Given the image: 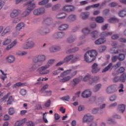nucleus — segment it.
<instances>
[{
  "label": "nucleus",
  "instance_id": "nucleus-1",
  "mask_svg": "<svg viewBox=\"0 0 126 126\" xmlns=\"http://www.w3.org/2000/svg\"><path fill=\"white\" fill-rule=\"evenodd\" d=\"M33 62L34 63V64H33L31 68H29L30 71H34L35 69L41 65L39 64V63H43L44 61H46V56L45 55H38L36 56L32 60Z\"/></svg>",
  "mask_w": 126,
  "mask_h": 126
},
{
  "label": "nucleus",
  "instance_id": "nucleus-2",
  "mask_svg": "<svg viewBox=\"0 0 126 126\" xmlns=\"http://www.w3.org/2000/svg\"><path fill=\"white\" fill-rule=\"evenodd\" d=\"M96 56H97V52L96 50L88 51L84 55V59L86 63H90L96 59Z\"/></svg>",
  "mask_w": 126,
  "mask_h": 126
},
{
  "label": "nucleus",
  "instance_id": "nucleus-3",
  "mask_svg": "<svg viewBox=\"0 0 126 126\" xmlns=\"http://www.w3.org/2000/svg\"><path fill=\"white\" fill-rule=\"evenodd\" d=\"M32 0H29L27 2L26 5H28L27 9L23 13V15L24 17L25 16H27V15H29L30 14V12L36 7V4L34 2H32Z\"/></svg>",
  "mask_w": 126,
  "mask_h": 126
},
{
  "label": "nucleus",
  "instance_id": "nucleus-4",
  "mask_svg": "<svg viewBox=\"0 0 126 126\" xmlns=\"http://www.w3.org/2000/svg\"><path fill=\"white\" fill-rule=\"evenodd\" d=\"M93 121H94V116L90 113H88L84 115L83 118V123L87 124L91 123V122H93Z\"/></svg>",
  "mask_w": 126,
  "mask_h": 126
},
{
  "label": "nucleus",
  "instance_id": "nucleus-5",
  "mask_svg": "<svg viewBox=\"0 0 126 126\" xmlns=\"http://www.w3.org/2000/svg\"><path fill=\"white\" fill-rule=\"evenodd\" d=\"M34 45H35V44L34 42H33V39L30 38L27 41V43L23 45V48L25 49H30V48H33Z\"/></svg>",
  "mask_w": 126,
  "mask_h": 126
},
{
  "label": "nucleus",
  "instance_id": "nucleus-6",
  "mask_svg": "<svg viewBox=\"0 0 126 126\" xmlns=\"http://www.w3.org/2000/svg\"><path fill=\"white\" fill-rule=\"evenodd\" d=\"M119 49L120 50H117L116 52L115 51V48H113L110 49V52L111 54H119V53H126V50L124 49V45L123 44L122 46H119Z\"/></svg>",
  "mask_w": 126,
  "mask_h": 126
},
{
  "label": "nucleus",
  "instance_id": "nucleus-7",
  "mask_svg": "<svg viewBox=\"0 0 126 126\" xmlns=\"http://www.w3.org/2000/svg\"><path fill=\"white\" fill-rule=\"evenodd\" d=\"M33 14L34 15H41V14H43L44 13H45V8H38L37 9H35L33 10Z\"/></svg>",
  "mask_w": 126,
  "mask_h": 126
},
{
  "label": "nucleus",
  "instance_id": "nucleus-8",
  "mask_svg": "<svg viewBox=\"0 0 126 126\" xmlns=\"http://www.w3.org/2000/svg\"><path fill=\"white\" fill-rule=\"evenodd\" d=\"M74 62H76L77 60H78V58L77 57H74L73 55H70L66 56L63 60L64 63H68L70 61Z\"/></svg>",
  "mask_w": 126,
  "mask_h": 126
},
{
  "label": "nucleus",
  "instance_id": "nucleus-9",
  "mask_svg": "<svg viewBox=\"0 0 126 126\" xmlns=\"http://www.w3.org/2000/svg\"><path fill=\"white\" fill-rule=\"evenodd\" d=\"M48 65H45L44 66H42L38 68L37 71H38L40 74H46L48 73Z\"/></svg>",
  "mask_w": 126,
  "mask_h": 126
},
{
  "label": "nucleus",
  "instance_id": "nucleus-10",
  "mask_svg": "<svg viewBox=\"0 0 126 126\" xmlns=\"http://www.w3.org/2000/svg\"><path fill=\"white\" fill-rule=\"evenodd\" d=\"M99 79H100V77L98 76H95L94 77L91 76L89 83L91 85H94V84H96V83H98V82H99Z\"/></svg>",
  "mask_w": 126,
  "mask_h": 126
},
{
  "label": "nucleus",
  "instance_id": "nucleus-11",
  "mask_svg": "<svg viewBox=\"0 0 126 126\" xmlns=\"http://www.w3.org/2000/svg\"><path fill=\"white\" fill-rule=\"evenodd\" d=\"M92 95V92L90 90H86L82 93L83 98H89Z\"/></svg>",
  "mask_w": 126,
  "mask_h": 126
},
{
  "label": "nucleus",
  "instance_id": "nucleus-12",
  "mask_svg": "<svg viewBox=\"0 0 126 126\" xmlns=\"http://www.w3.org/2000/svg\"><path fill=\"white\" fill-rule=\"evenodd\" d=\"M63 10L66 12H71L74 10V6L70 5H66L63 7Z\"/></svg>",
  "mask_w": 126,
  "mask_h": 126
},
{
  "label": "nucleus",
  "instance_id": "nucleus-13",
  "mask_svg": "<svg viewBox=\"0 0 126 126\" xmlns=\"http://www.w3.org/2000/svg\"><path fill=\"white\" fill-rule=\"evenodd\" d=\"M116 88H117V86L116 85H111L107 88L106 92L108 94L114 93V92H115Z\"/></svg>",
  "mask_w": 126,
  "mask_h": 126
},
{
  "label": "nucleus",
  "instance_id": "nucleus-14",
  "mask_svg": "<svg viewBox=\"0 0 126 126\" xmlns=\"http://www.w3.org/2000/svg\"><path fill=\"white\" fill-rule=\"evenodd\" d=\"M92 72L93 73H97L100 71V68L98 67V64L94 63L92 66Z\"/></svg>",
  "mask_w": 126,
  "mask_h": 126
},
{
  "label": "nucleus",
  "instance_id": "nucleus-15",
  "mask_svg": "<svg viewBox=\"0 0 126 126\" xmlns=\"http://www.w3.org/2000/svg\"><path fill=\"white\" fill-rule=\"evenodd\" d=\"M79 82H80V79L78 78H76L72 80L70 82V85L72 87H74L75 86H76Z\"/></svg>",
  "mask_w": 126,
  "mask_h": 126
},
{
  "label": "nucleus",
  "instance_id": "nucleus-16",
  "mask_svg": "<svg viewBox=\"0 0 126 126\" xmlns=\"http://www.w3.org/2000/svg\"><path fill=\"white\" fill-rule=\"evenodd\" d=\"M19 14H20V10L15 9L10 13V17L11 18H15V17H16Z\"/></svg>",
  "mask_w": 126,
  "mask_h": 126
},
{
  "label": "nucleus",
  "instance_id": "nucleus-17",
  "mask_svg": "<svg viewBox=\"0 0 126 126\" xmlns=\"http://www.w3.org/2000/svg\"><path fill=\"white\" fill-rule=\"evenodd\" d=\"M27 122V119L26 118H24L22 120L18 121L15 123V126H20L24 125Z\"/></svg>",
  "mask_w": 126,
  "mask_h": 126
},
{
  "label": "nucleus",
  "instance_id": "nucleus-18",
  "mask_svg": "<svg viewBox=\"0 0 126 126\" xmlns=\"http://www.w3.org/2000/svg\"><path fill=\"white\" fill-rule=\"evenodd\" d=\"M59 50H61V46H51L49 48V51L51 53H55V52L59 51Z\"/></svg>",
  "mask_w": 126,
  "mask_h": 126
},
{
  "label": "nucleus",
  "instance_id": "nucleus-19",
  "mask_svg": "<svg viewBox=\"0 0 126 126\" xmlns=\"http://www.w3.org/2000/svg\"><path fill=\"white\" fill-rule=\"evenodd\" d=\"M71 79V77H70V76H67L63 78H60L59 79V81L60 82H61L62 83H64L65 82H67V81H69Z\"/></svg>",
  "mask_w": 126,
  "mask_h": 126
},
{
  "label": "nucleus",
  "instance_id": "nucleus-20",
  "mask_svg": "<svg viewBox=\"0 0 126 126\" xmlns=\"http://www.w3.org/2000/svg\"><path fill=\"white\" fill-rule=\"evenodd\" d=\"M106 41H107L106 38H100L95 41V45H102V44H104Z\"/></svg>",
  "mask_w": 126,
  "mask_h": 126
},
{
  "label": "nucleus",
  "instance_id": "nucleus-21",
  "mask_svg": "<svg viewBox=\"0 0 126 126\" xmlns=\"http://www.w3.org/2000/svg\"><path fill=\"white\" fill-rule=\"evenodd\" d=\"M6 61L9 63H12L15 61V57L12 55H9L6 58Z\"/></svg>",
  "mask_w": 126,
  "mask_h": 126
},
{
  "label": "nucleus",
  "instance_id": "nucleus-22",
  "mask_svg": "<svg viewBox=\"0 0 126 126\" xmlns=\"http://www.w3.org/2000/svg\"><path fill=\"white\" fill-rule=\"evenodd\" d=\"M65 17H66V14L64 12L59 13L56 15L57 19H63Z\"/></svg>",
  "mask_w": 126,
  "mask_h": 126
},
{
  "label": "nucleus",
  "instance_id": "nucleus-23",
  "mask_svg": "<svg viewBox=\"0 0 126 126\" xmlns=\"http://www.w3.org/2000/svg\"><path fill=\"white\" fill-rule=\"evenodd\" d=\"M91 36L93 40H94L96 38H98V36H99V32L97 31H94L91 33Z\"/></svg>",
  "mask_w": 126,
  "mask_h": 126
},
{
  "label": "nucleus",
  "instance_id": "nucleus-24",
  "mask_svg": "<svg viewBox=\"0 0 126 126\" xmlns=\"http://www.w3.org/2000/svg\"><path fill=\"white\" fill-rule=\"evenodd\" d=\"M92 20H95L97 23H103L104 22V18L102 17H97L96 18H93Z\"/></svg>",
  "mask_w": 126,
  "mask_h": 126
},
{
  "label": "nucleus",
  "instance_id": "nucleus-25",
  "mask_svg": "<svg viewBox=\"0 0 126 126\" xmlns=\"http://www.w3.org/2000/svg\"><path fill=\"white\" fill-rule=\"evenodd\" d=\"M89 14L90 13L88 12H83L81 13L80 16L82 19L85 20L86 19H87L88 17H89Z\"/></svg>",
  "mask_w": 126,
  "mask_h": 126
},
{
  "label": "nucleus",
  "instance_id": "nucleus-26",
  "mask_svg": "<svg viewBox=\"0 0 126 126\" xmlns=\"http://www.w3.org/2000/svg\"><path fill=\"white\" fill-rule=\"evenodd\" d=\"M64 32H60L58 33H56L54 34V37L55 38H63L64 37Z\"/></svg>",
  "mask_w": 126,
  "mask_h": 126
},
{
  "label": "nucleus",
  "instance_id": "nucleus-27",
  "mask_svg": "<svg viewBox=\"0 0 126 126\" xmlns=\"http://www.w3.org/2000/svg\"><path fill=\"white\" fill-rule=\"evenodd\" d=\"M16 44H17V40H15L14 41H13L12 43H11L10 45L7 46V47L6 48V50L7 51L10 50V49H11V48H12L13 47H14V46H15Z\"/></svg>",
  "mask_w": 126,
  "mask_h": 126
},
{
  "label": "nucleus",
  "instance_id": "nucleus-28",
  "mask_svg": "<svg viewBox=\"0 0 126 126\" xmlns=\"http://www.w3.org/2000/svg\"><path fill=\"white\" fill-rule=\"evenodd\" d=\"M101 87H102V84H97L94 87L93 89L94 92H98V91H99V90L101 89Z\"/></svg>",
  "mask_w": 126,
  "mask_h": 126
},
{
  "label": "nucleus",
  "instance_id": "nucleus-29",
  "mask_svg": "<svg viewBox=\"0 0 126 126\" xmlns=\"http://www.w3.org/2000/svg\"><path fill=\"white\" fill-rule=\"evenodd\" d=\"M76 18H77V17L75 15L72 14L68 17L67 20L69 21H75V20H76Z\"/></svg>",
  "mask_w": 126,
  "mask_h": 126
},
{
  "label": "nucleus",
  "instance_id": "nucleus-30",
  "mask_svg": "<svg viewBox=\"0 0 126 126\" xmlns=\"http://www.w3.org/2000/svg\"><path fill=\"white\" fill-rule=\"evenodd\" d=\"M90 32H91V30H90V29H89L88 28H85L82 30V32L85 36H87V35H88Z\"/></svg>",
  "mask_w": 126,
  "mask_h": 126
},
{
  "label": "nucleus",
  "instance_id": "nucleus-31",
  "mask_svg": "<svg viewBox=\"0 0 126 126\" xmlns=\"http://www.w3.org/2000/svg\"><path fill=\"white\" fill-rule=\"evenodd\" d=\"M113 34L112 32H105L100 34V37H107V36H111Z\"/></svg>",
  "mask_w": 126,
  "mask_h": 126
},
{
  "label": "nucleus",
  "instance_id": "nucleus-32",
  "mask_svg": "<svg viewBox=\"0 0 126 126\" xmlns=\"http://www.w3.org/2000/svg\"><path fill=\"white\" fill-rule=\"evenodd\" d=\"M71 72V69L67 70L66 71H64L63 73H62L60 75L61 77H63V76H66L68 74H70Z\"/></svg>",
  "mask_w": 126,
  "mask_h": 126
},
{
  "label": "nucleus",
  "instance_id": "nucleus-33",
  "mask_svg": "<svg viewBox=\"0 0 126 126\" xmlns=\"http://www.w3.org/2000/svg\"><path fill=\"white\" fill-rule=\"evenodd\" d=\"M75 40H76V37L74 36H72L67 39V43H73V42H74Z\"/></svg>",
  "mask_w": 126,
  "mask_h": 126
},
{
  "label": "nucleus",
  "instance_id": "nucleus-34",
  "mask_svg": "<svg viewBox=\"0 0 126 126\" xmlns=\"http://www.w3.org/2000/svg\"><path fill=\"white\" fill-rule=\"evenodd\" d=\"M106 122L108 124H109L110 125H116L117 122H116L113 118H108L106 120Z\"/></svg>",
  "mask_w": 126,
  "mask_h": 126
},
{
  "label": "nucleus",
  "instance_id": "nucleus-35",
  "mask_svg": "<svg viewBox=\"0 0 126 126\" xmlns=\"http://www.w3.org/2000/svg\"><path fill=\"white\" fill-rule=\"evenodd\" d=\"M64 69L63 68L59 67L58 68L57 70H55L53 72V74L55 75H57V74H59V73H61L62 71H63Z\"/></svg>",
  "mask_w": 126,
  "mask_h": 126
},
{
  "label": "nucleus",
  "instance_id": "nucleus-36",
  "mask_svg": "<svg viewBox=\"0 0 126 126\" xmlns=\"http://www.w3.org/2000/svg\"><path fill=\"white\" fill-rule=\"evenodd\" d=\"M25 26V25L23 23H20L19 24H18L16 27V30H18V31L21 30L23 27Z\"/></svg>",
  "mask_w": 126,
  "mask_h": 126
},
{
  "label": "nucleus",
  "instance_id": "nucleus-37",
  "mask_svg": "<svg viewBox=\"0 0 126 126\" xmlns=\"http://www.w3.org/2000/svg\"><path fill=\"white\" fill-rule=\"evenodd\" d=\"M46 80H48V78L47 77H39L37 80L38 82L36 83L35 84H41L42 81H46Z\"/></svg>",
  "mask_w": 126,
  "mask_h": 126
},
{
  "label": "nucleus",
  "instance_id": "nucleus-38",
  "mask_svg": "<svg viewBox=\"0 0 126 126\" xmlns=\"http://www.w3.org/2000/svg\"><path fill=\"white\" fill-rule=\"evenodd\" d=\"M108 21L109 23H118L119 20L116 18L113 17L109 19Z\"/></svg>",
  "mask_w": 126,
  "mask_h": 126
},
{
  "label": "nucleus",
  "instance_id": "nucleus-39",
  "mask_svg": "<svg viewBox=\"0 0 126 126\" xmlns=\"http://www.w3.org/2000/svg\"><path fill=\"white\" fill-rule=\"evenodd\" d=\"M126 79V74H122L120 77H119V80L121 82H125Z\"/></svg>",
  "mask_w": 126,
  "mask_h": 126
},
{
  "label": "nucleus",
  "instance_id": "nucleus-40",
  "mask_svg": "<svg viewBox=\"0 0 126 126\" xmlns=\"http://www.w3.org/2000/svg\"><path fill=\"white\" fill-rule=\"evenodd\" d=\"M59 30H66L67 28H68V25L67 24H63L61 26H59Z\"/></svg>",
  "mask_w": 126,
  "mask_h": 126
},
{
  "label": "nucleus",
  "instance_id": "nucleus-41",
  "mask_svg": "<svg viewBox=\"0 0 126 126\" xmlns=\"http://www.w3.org/2000/svg\"><path fill=\"white\" fill-rule=\"evenodd\" d=\"M78 50H79V48H78V47H76L72 49H69L66 51V54H71V53H75V52H77Z\"/></svg>",
  "mask_w": 126,
  "mask_h": 126
},
{
  "label": "nucleus",
  "instance_id": "nucleus-42",
  "mask_svg": "<svg viewBox=\"0 0 126 126\" xmlns=\"http://www.w3.org/2000/svg\"><path fill=\"white\" fill-rule=\"evenodd\" d=\"M119 15L120 17H125V16H126V9L119 12Z\"/></svg>",
  "mask_w": 126,
  "mask_h": 126
},
{
  "label": "nucleus",
  "instance_id": "nucleus-43",
  "mask_svg": "<svg viewBox=\"0 0 126 126\" xmlns=\"http://www.w3.org/2000/svg\"><path fill=\"white\" fill-rule=\"evenodd\" d=\"M118 110L119 111H125L126 110V105L124 104H119L118 106Z\"/></svg>",
  "mask_w": 126,
  "mask_h": 126
},
{
  "label": "nucleus",
  "instance_id": "nucleus-44",
  "mask_svg": "<svg viewBox=\"0 0 126 126\" xmlns=\"http://www.w3.org/2000/svg\"><path fill=\"white\" fill-rule=\"evenodd\" d=\"M26 83H22L21 82H18L14 84L13 86V88H16V87H20V86H24Z\"/></svg>",
  "mask_w": 126,
  "mask_h": 126
},
{
  "label": "nucleus",
  "instance_id": "nucleus-45",
  "mask_svg": "<svg viewBox=\"0 0 126 126\" xmlns=\"http://www.w3.org/2000/svg\"><path fill=\"white\" fill-rule=\"evenodd\" d=\"M10 31V29L9 28V27H6L3 31V32L1 33V36H4L6 34V33H8Z\"/></svg>",
  "mask_w": 126,
  "mask_h": 126
},
{
  "label": "nucleus",
  "instance_id": "nucleus-46",
  "mask_svg": "<svg viewBox=\"0 0 126 126\" xmlns=\"http://www.w3.org/2000/svg\"><path fill=\"white\" fill-rule=\"evenodd\" d=\"M112 65H113V63H110L107 67L102 69V72H106V71H108V70H109V69L112 67Z\"/></svg>",
  "mask_w": 126,
  "mask_h": 126
},
{
  "label": "nucleus",
  "instance_id": "nucleus-47",
  "mask_svg": "<svg viewBox=\"0 0 126 126\" xmlns=\"http://www.w3.org/2000/svg\"><path fill=\"white\" fill-rule=\"evenodd\" d=\"M48 89V84H46L43 87V88L41 89V92L42 93H47L48 92V91L47 90Z\"/></svg>",
  "mask_w": 126,
  "mask_h": 126
},
{
  "label": "nucleus",
  "instance_id": "nucleus-48",
  "mask_svg": "<svg viewBox=\"0 0 126 126\" xmlns=\"http://www.w3.org/2000/svg\"><path fill=\"white\" fill-rule=\"evenodd\" d=\"M89 79H91V75L87 74L83 79V81L84 82L88 81Z\"/></svg>",
  "mask_w": 126,
  "mask_h": 126
},
{
  "label": "nucleus",
  "instance_id": "nucleus-49",
  "mask_svg": "<svg viewBox=\"0 0 126 126\" xmlns=\"http://www.w3.org/2000/svg\"><path fill=\"white\" fill-rule=\"evenodd\" d=\"M107 49V47L106 46H102L98 48V50L99 53H103V52H104L106 51V49Z\"/></svg>",
  "mask_w": 126,
  "mask_h": 126
},
{
  "label": "nucleus",
  "instance_id": "nucleus-50",
  "mask_svg": "<svg viewBox=\"0 0 126 126\" xmlns=\"http://www.w3.org/2000/svg\"><path fill=\"white\" fill-rule=\"evenodd\" d=\"M10 93H7L6 95H5L1 99V102H5V100L8 98V96L10 95Z\"/></svg>",
  "mask_w": 126,
  "mask_h": 126
},
{
  "label": "nucleus",
  "instance_id": "nucleus-51",
  "mask_svg": "<svg viewBox=\"0 0 126 126\" xmlns=\"http://www.w3.org/2000/svg\"><path fill=\"white\" fill-rule=\"evenodd\" d=\"M92 113L94 115H96L97 116H101L103 114V111H93Z\"/></svg>",
  "mask_w": 126,
  "mask_h": 126
},
{
  "label": "nucleus",
  "instance_id": "nucleus-52",
  "mask_svg": "<svg viewBox=\"0 0 126 126\" xmlns=\"http://www.w3.org/2000/svg\"><path fill=\"white\" fill-rule=\"evenodd\" d=\"M10 43H11V39L7 38L3 41V46H6V45H8L9 44H10Z\"/></svg>",
  "mask_w": 126,
  "mask_h": 126
},
{
  "label": "nucleus",
  "instance_id": "nucleus-53",
  "mask_svg": "<svg viewBox=\"0 0 126 126\" xmlns=\"http://www.w3.org/2000/svg\"><path fill=\"white\" fill-rule=\"evenodd\" d=\"M125 59H126V55H125L123 54H119V56H118V60L119 61H124Z\"/></svg>",
  "mask_w": 126,
  "mask_h": 126
},
{
  "label": "nucleus",
  "instance_id": "nucleus-54",
  "mask_svg": "<svg viewBox=\"0 0 126 126\" xmlns=\"http://www.w3.org/2000/svg\"><path fill=\"white\" fill-rule=\"evenodd\" d=\"M48 3V0H43L38 2L39 5H45Z\"/></svg>",
  "mask_w": 126,
  "mask_h": 126
},
{
  "label": "nucleus",
  "instance_id": "nucleus-55",
  "mask_svg": "<svg viewBox=\"0 0 126 126\" xmlns=\"http://www.w3.org/2000/svg\"><path fill=\"white\" fill-rule=\"evenodd\" d=\"M12 102H13V98H12V96H10L7 100V103L9 105H11Z\"/></svg>",
  "mask_w": 126,
  "mask_h": 126
},
{
  "label": "nucleus",
  "instance_id": "nucleus-56",
  "mask_svg": "<svg viewBox=\"0 0 126 126\" xmlns=\"http://www.w3.org/2000/svg\"><path fill=\"white\" fill-rule=\"evenodd\" d=\"M26 93H27V91H26V90H25L24 89H21V90L20 91V94L21 95H22L23 96L24 95H26Z\"/></svg>",
  "mask_w": 126,
  "mask_h": 126
},
{
  "label": "nucleus",
  "instance_id": "nucleus-57",
  "mask_svg": "<svg viewBox=\"0 0 126 126\" xmlns=\"http://www.w3.org/2000/svg\"><path fill=\"white\" fill-rule=\"evenodd\" d=\"M113 118H114V119H117L118 120H121V119H122V116H121L120 115H119L117 114H114L113 115Z\"/></svg>",
  "mask_w": 126,
  "mask_h": 126
},
{
  "label": "nucleus",
  "instance_id": "nucleus-58",
  "mask_svg": "<svg viewBox=\"0 0 126 126\" xmlns=\"http://www.w3.org/2000/svg\"><path fill=\"white\" fill-rule=\"evenodd\" d=\"M43 116V122L46 123H48V120H47V118L46 117H47V113H44Z\"/></svg>",
  "mask_w": 126,
  "mask_h": 126
},
{
  "label": "nucleus",
  "instance_id": "nucleus-59",
  "mask_svg": "<svg viewBox=\"0 0 126 126\" xmlns=\"http://www.w3.org/2000/svg\"><path fill=\"white\" fill-rule=\"evenodd\" d=\"M89 3V0H84L80 2V5H85Z\"/></svg>",
  "mask_w": 126,
  "mask_h": 126
},
{
  "label": "nucleus",
  "instance_id": "nucleus-60",
  "mask_svg": "<svg viewBox=\"0 0 126 126\" xmlns=\"http://www.w3.org/2000/svg\"><path fill=\"white\" fill-rule=\"evenodd\" d=\"M119 93H121V92H124V85L123 84H121L119 86Z\"/></svg>",
  "mask_w": 126,
  "mask_h": 126
},
{
  "label": "nucleus",
  "instance_id": "nucleus-61",
  "mask_svg": "<svg viewBox=\"0 0 126 126\" xmlns=\"http://www.w3.org/2000/svg\"><path fill=\"white\" fill-rule=\"evenodd\" d=\"M27 126H35V124L33 122L30 121H28V122H27Z\"/></svg>",
  "mask_w": 126,
  "mask_h": 126
},
{
  "label": "nucleus",
  "instance_id": "nucleus-62",
  "mask_svg": "<svg viewBox=\"0 0 126 126\" xmlns=\"http://www.w3.org/2000/svg\"><path fill=\"white\" fill-rule=\"evenodd\" d=\"M17 55H18V56H25V55H27V52L25 51L19 52L17 53Z\"/></svg>",
  "mask_w": 126,
  "mask_h": 126
},
{
  "label": "nucleus",
  "instance_id": "nucleus-63",
  "mask_svg": "<svg viewBox=\"0 0 126 126\" xmlns=\"http://www.w3.org/2000/svg\"><path fill=\"white\" fill-rule=\"evenodd\" d=\"M116 99H117V95L114 94L110 97L109 100L110 101H115Z\"/></svg>",
  "mask_w": 126,
  "mask_h": 126
},
{
  "label": "nucleus",
  "instance_id": "nucleus-64",
  "mask_svg": "<svg viewBox=\"0 0 126 126\" xmlns=\"http://www.w3.org/2000/svg\"><path fill=\"white\" fill-rule=\"evenodd\" d=\"M125 71V67H121L118 70V73H122Z\"/></svg>",
  "mask_w": 126,
  "mask_h": 126
}]
</instances>
